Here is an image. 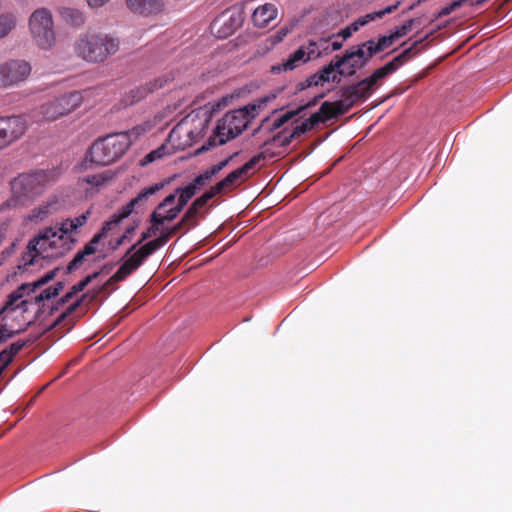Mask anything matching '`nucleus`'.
I'll use <instances>...</instances> for the list:
<instances>
[{
	"instance_id": "603ef678",
	"label": "nucleus",
	"mask_w": 512,
	"mask_h": 512,
	"mask_svg": "<svg viewBox=\"0 0 512 512\" xmlns=\"http://www.w3.org/2000/svg\"><path fill=\"white\" fill-rule=\"evenodd\" d=\"M160 158L162 159L165 155H170L174 152V150H176L175 148H173L167 141L166 143H163L161 146H159L157 149H155Z\"/></svg>"
},
{
	"instance_id": "1a4fd4ad",
	"label": "nucleus",
	"mask_w": 512,
	"mask_h": 512,
	"mask_svg": "<svg viewBox=\"0 0 512 512\" xmlns=\"http://www.w3.org/2000/svg\"><path fill=\"white\" fill-rule=\"evenodd\" d=\"M83 103V95L79 91H71L45 102L40 106V114L46 120L54 121L64 117Z\"/></svg>"
},
{
	"instance_id": "5fc2aeb1",
	"label": "nucleus",
	"mask_w": 512,
	"mask_h": 512,
	"mask_svg": "<svg viewBox=\"0 0 512 512\" xmlns=\"http://www.w3.org/2000/svg\"><path fill=\"white\" fill-rule=\"evenodd\" d=\"M17 332L16 331H9L5 327L0 328V344L4 343L8 339L12 338Z\"/></svg>"
},
{
	"instance_id": "09e8293b",
	"label": "nucleus",
	"mask_w": 512,
	"mask_h": 512,
	"mask_svg": "<svg viewBox=\"0 0 512 512\" xmlns=\"http://www.w3.org/2000/svg\"><path fill=\"white\" fill-rule=\"evenodd\" d=\"M396 40L392 36V34L387 36H380L377 41H375L376 46L379 51L382 52L386 48L390 47Z\"/></svg>"
},
{
	"instance_id": "c9c22d12",
	"label": "nucleus",
	"mask_w": 512,
	"mask_h": 512,
	"mask_svg": "<svg viewBox=\"0 0 512 512\" xmlns=\"http://www.w3.org/2000/svg\"><path fill=\"white\" fill-rule=\"evenodd\" d=\"M92 254L93 249L91 247H84L82 250L78 251L74 258L69 262L67 266V273H71L81 267L86 256H90Z\"/></svg>"
},
{
	"instance_id": "4be33fe9",
	"label": "nucleus",
	"mask_w": 512,
	"mask_h": 512,
	"mask_svg": "<svg viewBox=\"0 0 512 512\" xmlns=\"http://www.w3.org/2000/svg\"><path fill=\"white\" fill-rule=\"evenodd\" d=\"M209 196L210 195L203 193L200 197L195 199L186 210L182 219L179 221L181 226L184 228V233L190 228L198 225V215L200 214V210L208 203L209 200H211Z\"/></svg>"
},
{
	"instance_id": "e2e57ef3",
	"label": "nucleus",
	"mask_w": 512,
	"mask_h": 512,
	"mask_svg": "<svg viewBox=\"0 0 512 512\" xmlns=\"http://www.w3.org/2000/svg\"><path fill=\"white\" fill-rule=\"evenodd\" d=\"M50 287H51V289H56V296H58L59 293L64 288V283L63 282H57L56 284H54L53 286H50Z\"/></svg>"
},
{
	"instance_id": "7c9ffc66",
	"label": "nucleus",
	"mask_w": 512,
	"mask_h": 512,
	"mask_svg": "<svg viewBox=\"0 0 512 512\" xmlns=\"http://www.w3.org/2000/svg\"><path fill=\"white\" fill-rule=\"evenodd\" d=\"M29 341H16L0 352V376L12 362L14 356L27 345Z\"/></svg>"
},
{
	"instance_id": "0e129e2a",
	"label": "nucleus",
	"mask_w": 512,
	"mask_h": 512,
	"mask_svg": "<svg viewBox=\"0 0 512 512\" xmlns=\"http://www.w3.org/2000/svg\"><path fill=\"white\" fill-rule=\"evenodd\" d=\"M14 251V245H12L10 248L8 249H5L3 252H2V255H3V259H6L7 257H9L11 255V253H13Z\"/></svg>"
},
{
	"instance_id": "9b49d317",
	"label": "nucleus",
	"mask_w": 512,
	"mask_h": 512,
	"mask_svg": "<svg viewBox=\"0 0 512 512\" xmlns=\"http://www.w3.org/2000/svg\"><path fill=\"white\" fill-rule=\"evenodd\" d=\"M29 62L11 59L0 63V88H8L25 81L31 73Z\"/></svg>"
},
{
	"instance_id": "2f4dec72",
	"label": "nucleus",
	"mask_w": 512,
	"mask_h": 512,
	"mask_svg": "<svg viewBox=\"0 0 512 512\" xmlns=\"http://www.w3.org/2000/svg\"><path fill=\"white\" fill-rule=\"evenodd\" d=\"M337 56L326 66H324L321 70L318 71L319 76H323L322 82H340L339 71L342 70L341 65H337Z\"/></svg>"
},
{
	"instance_id": "69168bd1",
	"label": "nucleus",
	"mask_w": 512,
	"mask_h": 512,
	"mask_svg": "<svg viewBox=\"0 0 512 512\" xmlns=\"http://www.w3.org/2000/svg\"><path fill=\"white\" fill-rule=\"evenodd\" d=\"M288 33V30L287 29H281L278 33H277V37H278V40L281 41Z\"/></svg>"
},
{
	"instance_id": "a18cd8bd",
	"label": "nucleus",
	"mask_w": 512,
	"mask_h": 512,
	"mask_svg": "<svg viewBox=\"0 0 512 512\" xmlns=\"http://www.w3.org/2000/svg\"><path fill=\"white\" fill-rule=\"evenodd\" d=\"M414 23V19H410L406 21L402 26L397 27L393 32H391L392 36L395 40L405 36L411 29Z\"/></svg>"
},
{
	"instance_id": "c85d7f7f",
	"label": "nucleus",
	"mask_w": 512,
	"mask_h": 512,
	"mask_svg": "<svg viewBox=\"0 0 512 512\" xmlns=\"http://www.w3.org/2000/svg\"><path fill=\"white\" fill-rule=\"evenodd\" d=\"M309 61L305 55L304 46L294 51L281 65L272 66V73H279L282 70L289 71L298 67L301 63Z\"/></svg>"
},
{
	"instance_id": "c756f323",
	"label": "nucleus",
	"mask_w": 512,
	"mask_h": 512,
	"mask_svg": "<svg viewBox=\"0 0 512 512\" xmlns=\"http://www.w3.org/2000/svg\"><path fill=\"white\" fill-rule=\"evenodd\" d=\"M58 13L67 25L80 27L85 23L84 13L75 7L63 6L58 8Z\"/></svg>"
},
{
	"instance_id": "20e7f679",
	"label": "nucleus",
	"mask_w": 512,
	"mask_h": 512,
	"mask_svg": "<svg viewBox=\"0 0 512 512\" xmlns=\"http://www.w3.org/2000/svg\"><path fill=\"white\" fill-rule=\"evenodd\" d=\"M119 47V39L110 34L86 31L75 41L74 52L88 63H102L115 55Z\"/></svg>"
},
{
	"instance_id": "72a5a7b5",
	"label": "nucleus",
	"mask_w": 512,
	"mask_h": 512,
	"mask_svg": "<svg viewBox=\"0 0 512 512\" xmlns=\"http://www.w3.org/2000/svg\"><path fill=\"white\" fill-rule=\"evenodd\" d=\"M54 297H56V289H51L49 286L43 289L38 295L34 296L30 301L38 307L37 314H40L45 311V301Z\"/></svg>"
},
{
	"instance_id": "a211bd4d",
	"label": "nucleus",
	"mask_w": 512,
	"mask_h": 512,
	"mask_svg": "<svg viewBox=\"0 0 512 512\" xmlns=\"http://www.w3.org/2000/svg\"><path fill=\"white\" fill-rule=\"evenodd\" d=\"M164 245L165 243L161 240V238L157 237L151 241L146 242L138 249H135L128 256H124L126 258L125 261L134 271H136L140 266L143 265V263L150 255H152L155 251Z\"/></svg>"
},
{
	"instance_id": "6e6552de",
	"label": "nucleus",
	"mask_w": 512,
	"mask_h": 512,
	"mask_svg": "<svg viewBox=\"0 0 512 512\" xmlns=\"http://www.w3.org/2000/svg\"><path fill=\"white\" fill-rule=\"evenodd\" d=\"M135 271L129 266V264L124 260V262L120 265L118 270L99 288V290L88 291L81 295L76 301L70 304L64 312H62L57 319L55 320L53 326H59L63 324L67 318L73 314L81 305H88L93 302L99 293L105 292L108 290L110 286L118 282L124 281L127 277H129Z\"/></svg>"
},
{
	"instance_id": "412c9836",
	"label": "nucleus",
	"mask_w": 512,
	"mask_h": 512,
	"mask_svg": "<svg viewBox=\"0 0 512 512\" xmlns=\"http://www.w3.org/2000/svg\"><path fill=\"white\" fill-rule=\"evenodd\" d=\"M400 5V2H396L394 5L388 6L385 9H382L380 11L368 13L364 16L359 17L357 20H355L353 23H351L346 28L342 29L337 35L341 36L344 40L348 39L352 36V34L358 29L366 24H368L371 21H374L377 18H382L386 14L392 13L395 11L398 6Z\"/></svg>"
},
{
	"instance_id": "473e14b6",
	"label": "nucleus",
	"mask_w": 512,
	"mask_h": 512,
	"mask_svg": "<svg viewBox=\"0 0 512 512\" xmlns=\"http://www.w3.org/2000/svg\"><path fill=\"white\" fill-rule=\"evenodd\" d=\"M380 53L378 47L376 46L375 40L370 39L361 44L356 45V54L359 58L368 62L372 59V57L376 54Z\"/></svg>"
},
{
	"instance_id": "58836bf2",
	"label": "nucleus",
	"mask_w": 512,
	"mask_h": 512,
	"mask_svg": "<svg viewBox=\"0 0 512 512\" xmlns=\"http://www.w3.org/2000/svg\"><path fill=\"white\" fill-rule=\"evenodd\" d=\"M303 110H304V107H299L296 110H290V111H287L286 113L282 114L280 117H278L277 119L274 120L273 125H272V130L281 128L284 124H286L291 119H293L294 117L299 115L300 112H302Z\"/></svg>"
},
{
	"instance_id": "b1692460",
	"label": "nucleus",
	"mask_w": 512,
	"mask_h": 512,
	"mask_svg": "<svg viewBox=\"0 0 512 512\" xmlns=\"http://www.w3.org/2000/svg\"><path fill=\"white\" fill-rule=\"evenodd\" d=\"M196 193L195 186L190 183L185 187L177 188L173 193L175 197L178 195L177 203L169 214H165L164 219L174 220Z\"/></svg>"
},
{
	"instance_id": "8fccbe9b",
	"label": "nucleus",
	"mask_w": 512,
	"mask_h": 512,
	"mask_svg": "<svg viewBox=\"0 0 512 512\" xmlns=\"http://www.w3.org/2000/svg\"><path fill=\"white\" fill-rule=\"evenodd\" d=\"M89 215H90V211H87V212L82 213L81 215H79V216H77L75 218H70V220L73 222L72 223L73 230L76 231L78 228H80L83 225H85L87 220H88Z\"/></svg>"
},
{
	"instance_id": "393cba45",
	"label": "nucleus",
	"mask_w": 512,
	"mask_h": 512,
	"mask_svg": "<svg viewBox=\"0 0 512 512\" xmlns=\"http://www.w3.org/2000/svg\"><path fill=\"white\" fill-rule=\"evenodd\" d=\"M311 129L312 128L305 120L300 125H297L289 134H286L285 131L275 134L271 139L264 142V146L270 143H276L279 146H288L294 139L299 138L302 134Z\"/></svg>"
},
{
	"instance_id": "338daca9",
	"label": "nucleus",
	"mask_w": 512,
	"mask_h": 512,
	"mask_svg": "<svg viewBox=\"0 0 512 512\" xmlns=\"http://www.w3.org/2000/svg\"><path fill=\"white\" fill-rule=\"evenodd\" d=\"M331 46H332L333 51H337V50L341 49L342 43L335 41V42H332Z\"/></svg>"
},
{
	"instance_id": "7ed1b4c3",
	"label": "nucleus",
	"mask_w": 512,
	"mask_h": 512,
	"mask_svg": "<svg viewBox=\"0 0 512 512\" xmlns=\"http://www.w3.org/2000/svg\"><path fill=\"white\" fill-rule=\"evenodd\" d=\"M60 174V170L55 167L19 174L10 182L11 198L7 202L8 206H22L39 197L47 187L58 181Z\"/></svg>"
},
{
	"instance_id": "423d86ee",
	"label": "nucleus",
	"mask_w": 512,
	"mask_h": 512,
	"mask_svg": "<svg viewBox=\"0 0 512 512\" xmlns=\"http://www.w3.org/2000/svg\"><path fill=\"white\" fill-rule=\"evenodd\" d=\"M274 98L275 95L264 97L259 100L258 104H249L226 113L218 121L214 130V134L219 138V144L223 145L239 136L248 127L250 122L256 118L260 105Z\"/></svg>"
},
{
	"instance_id": "4c0bfd02",
	"label": "nucleus",
	"mask_w": 512,
	"mask_h": 512,
	"mask_svg": "<svg viewBox=\"0 0 512 512\" xmlns=\"http://www.w3.org/2000/svg\"><path fill=\"white\" fill-rule=\"evenodd\" d=\"M111 179H112V175L110 174V172L105 171L100 174L88 175V176L84 177L82 179V181L91 186L99 187Z\"/></svg>"
},
{
	"instance_id": "864d4df0",
	"label": "nucleus",
	"mask_w": 512,
	"mask_h": 512,
	"mask_svg": "<svg viewBox=\"0 0 512 512\" xmlns=\"http://www.w3.org/2000/svg\"><path fill=\"white\" fill-rule=\"evenodd\" d=\"M306 121L311 128L315 127L321 122H325L324 118L320 114V111L312 114L308 119H306Z\"/></svg>"
},
{
	"instance_id": "f3484780",
	"label": "nucleus",
	"mask_w": 512,
	"mask_h": 512,
	"mask_svg": "<svg viewBox=\"0 0 512 512\" xmlns=\"http://www.w3.org/2000/svg\"><path fill=\"white\" fill-rule=\"evenodd\" d=\"M189 133H191L190 116H186L172 128L167 142L177 150H184L193 145V140L189 138Z\"/></svg>"
},
{
	"instance_id": "e433bc0d",
	"label": "nucleus",
	"mask_w": 512,
	"mask_h": 512,
	"mask_svg": "<svg viewBox=\"0 0 512 512\" xmlns=\"http://www.w3.org/2000/svg\"><path fill=\"white\" fill-rule=\"evenodd\" d=\"M206 128V122L195 120L190 117V130L189 138L193 140V145L203 137V131Z\"/></svg>"
},
{
	"instance_id": "37998d69",
	"label": "nucleus",
	"mask_w": 512,
	"mask_h": 512,
	"mask_svg": "<svg viewBox=\"0 0 512 512\" xmlns=\"http://www.w3.org/2000/svg\"><path fill=\"white\" fill-rule=\"evenodd\" d=\"M319 111L325 121L336 117L333 102H329V101L323 102L320 106Z\"/></svg>"
},
{
	"instance_id": "6e6d98bb",
	"label": "nucleus",
	"mask_w": 512,
	"mask_h": 512,
	"mask_svg": "<svg viewBox=\"0 0 512 512\" xmlns=\"http://www.w3.org/2000/svg\"><path fill=\"white\" fill-rule=\"evenodd\" d=\"M216 174V169H214L213 166H211L208 169H206L203 173H201L200 176L205 181V183H208Z\"/></svg>"
},
{
	"instance_id": "de8ad7c7",
	"label": "nucleus",
	"mask_w": 512,
	"mask_h": 512,
	"mask_svg": "<svg viewBox=\"0 0 512 512\" xmlns=\"http://www.w3.org/2000/svg\"><path fill=\"white\" fill-rule=\"evenodd\" d=\"M137 226H138V223H135L134 225L129 226L125 230L124 234L120 238H118V240L116 241L115 248H118L119 246L123 245L125 242H130L132 239V235L134 234Z\"/></svg>"
},
{
	"instance_id": "13d9d810",
	"label": "nucleus",
	"mask_w": 512,
	"mask_h": 512,
	"mask_svg": "<svg viewBox=\"0 0 512 512\" xmlns=\"http://www.w3.org/2000/svg\"><path fill=\"white\" fill-rule=\"evenodd\" d=\"M231 159H232V156H229V157L223 159L222 161H220L219 163L212 165L213 168L216 169L217 174L229 164Z\"/></svg>"
},
{
	"instance_id": "3c124183",
	"label": "nucleus",
	"mask_w": 512,
	"mask_h": 512,
	"mask_svg": "<svg viewBox=\"0 0 512 512\" xmlns=\"http://www.w3.org/2000/svg\"><path fill=\"white\" fill-rule=\"evenodd\" d=\"M160 156L158 154V152L156 150H152L151 152H149L147 155L144 156V158H142L140 160V165L141 166H146L156 160H160Z\"/></svg>"
},
{
	"instance_id": "0eeeda50",
	"label": "nucleus",
	"mask_w": 512,
	"mask_h": 512,
	"mask_svg": "<svg viewBox=\"0 0 512 512\" xmlns=\"http://www.w3.org/2000/svg\"><path fill=\"white\" fill-rule=\"evenodd\" d=\"M29 30L36 45L49 50L56 43L52 13L47 8L36 9L29 18Z\"/></svg>"
},
{
	"instance_id": "49530a36",
	"label": "nucleus",
	"mask_w": 512,
	"mask_h": 512,
	"mask_svg": "<svg viewBox=\"0 0 512 512\" xmlns=\"http://www.w3.org/2000/svg\"><path fill=\"white\" fill-rule=\"evenodd\" d=\"M303 46L305 49V55L308 60H310L312 58H317L320 56L321 53L319 51L317 42L309 41V43L306 46L305 45H303Z\"/></svg>"
},
{
	"instance_id": "ddd939ff",
	"label": "nucleus",
	"mask_w": 512,
	"mask_h": 512,
	"mask_svg": "<svg viewBox=\"0 0 512 512\" xmlns=\"http://www.w3.org/2000/svg\"><path fill=\"white\" fill-rule=\"evenodd\" d=\"M242 22L240 11L227 10L213 20L210 29L216 37L227 38L242 25Z\"/></svg>"
},
{
	"instance_id": "a19ab883",
	"label": "nucleus",
	"mask_w": 512,
	"mask_h": 512,
	"mask_svg": "<svg viewBox=\"0 0 512 512\" xmlns=\"http://www.w3.org/2000/svg\"><path fill=\"white\" fill-rule=\"evenodd\" d=\"M322 76H319L318 72L309 76L305 81H302L297 84V90L303 91L308 87L312 86H318L319 84H322Z\"/></svg>"
},
{
	"instance_id": "2eb2a0df",
	"label": "nucleus",
	"mask_w": 512,
	"mask_h": 512,
	"mask_svg": "<svg viewBox=\"0 0 512 512\" xmlns=\"http://www.w3.org/2000/svg\"><path fill=\"white\" fill-rule=\"evenodd\" d=\"M174 202V194H170L164 198V200L157 206L156 210L151 214V226L146 231L141 233L139 240L126 251L125 256H128L131 252H133L143 241L151 238L152 236H155L159 232V226L163 225L166 221H170L169 219H164L165 214H162L161 211Z\"/></svg>"
},
{
	"instance_id": "6ab92c4d",
	"label": "nucleus",
	"mask_w": 512,
	"mask_h": 512,
	"mask_svg": "<svg viewBox=\"0 0 512 512\" xmlns=\"http://www.w3.org/2000/svg\"><path fill=\"white\" fill-rule=\"evenodd\" d=\"M171 80H173V77L165 76L163 78H157L154 81L135 87L126 93L124 102L126 105H134L135 103L146 98L150 93L162 88L167 82Z\"/></svg>"
},
{
	"instance_id": "ea45409f",
	"label": "nucleus",
	"mask_w": 512,
	"mask_h": 512,
	"mask_svg": "<svg viewBox=\"0 0 512 512\" xmlns=\"http://www.w3.org/2000/svg\"><path fill=\"white\" fill-rule=\"evenodd\" d=\"M179 232H183L184 233V228L178 222L173 227L163 228L161 230V233H160L159 237L166 244L174 235H176Z\"/></svg>"
},
{
	"instance_id": "f8f14e48",
	"label": "nucleus",
	"mask_w": 512,
	"mask_h": 512,
	"mask_svg": "<svg viewBox=\"0 0 512 512\" xmlns=\"http://www.w3.org/2000/svg\"><path fill=\"white\" fill-rule=\"evenodd\" d=\"M267 157L268 154L266 151L258 153L244 165L232 171L224 179L212 186L208 191L205 192V194L210 195L209 198L212 199L217 194L223 193L227 190H232L236 186V183L239 179L245 177L251 169H253L261 160H264Z\"/></svg>"
},
{
	"instance_id": "39448f33",
	"label": "nucleus",
	"mask_w": 512,
	"mask_h": 512,
	"mask_svg": "<svg viewBox=\"0 0 512 512\" xmlns=\"http://www.w3.org/2000/svg\"><path fill=\"white\" fill-rule=\"evenodd\" d=\"M133 131L111 134L97 139L88 150L85 163L107 166L121 158L132 144Z\"/></svg>"
},
{
	"instance_id": "f03ea898",
	"label": "nucleus",
	"mask_w": 512,
	"mask_h": 512,
	"mask_svg": "<svg viewBox=\"0 0 512 512\" xmlns=\"http://www.w3.org/2000/svg\"><path fill=\"white\" fill-rule=\"evenodd\" d=\"M72 221L67 218L62 221L59 229L45 228L37 237L29 242L31 253L29 264H33L37 257L59 258L73 249L76 239L71 236L74 232Z\"/></svg>"
},
{
	"instance_id": "c03bdc74",
	"label": "nucleus",
	"mask_w": 512,
	"mask_h": 512,
	"mask_svg": "<svg viewBox=\"0 0 512 512\" xmlns=\"http://www.w3.org/2000/svg\"><path fill=\"white\" fill-rule=\"evenodd\" d=\"M113 228H106V222L104 223L102 229L99 233L95 234L92 239L84 246V247H91L93 249V254L96 252V245L100 242V240L106 236L108 231L112 230Z\"/></svg>"
},
{
	"instance_id": "a878e982",
	"label": "nucleus",
	"mask_w": 512,
	"mask_h": 512,
	"mask_svg": "<svg viewBox=\"0 0 512 512\" xmlns=\"http://www.w3.org/2000/svg\"><path fill=\"white\" fill-rule=\"evenodd\" d=\"M277 16V8L274 4L266 3L256 8L252 14V21L255 26L264 28Z\"/></svg>"
},
{
	"instance_id": "dca6fc26",
	"label": "nucleus",
	"mask_w": 512,
	"mask_h": 512,
	"mask_svg": "<svg viewBox=\"0 0 512 512\" xmlns=\"http://www.w3.org/2000/svg\"><path fill=\"white\" fill-rule=\"evenodd\" d=\"M159 185H153L148 188L143 189L137 197L133 198L126 205L121 207L116 213H114L108 221H106V228H115L118 224L129 217L133 212L135 206L140 203V201L146 199L148 196L155 194L159 190Z\"/></svg>"
},
{
	"instance_id": "f257e3e1",
	"label": "nucleus",
	"mask_w": 512,
	"mask_h": 512,
	"mask_svg": "<svg viewBox=\"0 0 512 512\" xmlns=\"http://www.w3.org/2000/svg\"><path fill=\"white\" fill-rule=\"evenodd\" d=\"M423 40L424 39L415 41L411 47L405 49L384 66L376 69L370 76L358 81L357 83L343 86L340 89L342 99L333 102L335 116L344 115L355 104L365 102L380 86L381 80L394 73L415 54L414 50L423 42Z\"/></svg>"
},
{
	"instance_id": "cd10ccee",
	"label": "nucleus",
	"mask_w": 512,
	"mask_h": 512,
	"mask_svg": "<svg viewBox=\"0 0 512 512\" xmlns=\"http://www.w3.org/2000/svg\"><path fill=\"white\" fill-rule=\"evenodd\" d=\"M101 272H102V270L96 271V272L86 276L84 279L79 281L77 284L73 285L71 287L70 291L67 292L62 298H60L57 301L56 306L51 308V313H53V311H55V310H58L59 306L69 302L74 297V295H76L79 292H82L94 279H96L101 274Z\"/></svg>"
},
{
	"instance_id": "680f3d73",
	"label": "nucleus",
	"mask_w": 512,
	"mask_h": 512,
	"mask_svg": "<svg viewBox=\"0 0 512 512\" xmlns=\"http://www.w3.org/2000/svg\"><path fill=\"white\" fill-rule=\"evenodd\" d=\"M322 97H323V94H321V95H319V96H315L313 100H311V101H310V102H308L307 104L303 105L302 107H304V110H305L306 108L312 107V106H314V105L317 103V101H318L320 98H322Z\"/></svg>"
},
{
	"instance_id": "4d7b16f0",
	"label": "nucleus",
	"mask_w": 512,
	"mask_h": 512,
	"mask_svg": "<svg viewBox=\"0 0 512 512\" xmlns=\"http://www.w3.org/2000/svg\"><path fill=\"white\" fill-rule=\"evenodd\" d=\"M216 174V169H214L213 166H211L208 169H206L203 173H201L200 176L205 181V183H208Z\"/></svg>"
},
{
	"instance_id": "052dcab7",
	"label": "nucleus",
	"mask_w": 512,
	"mask_h": 512,
	"mask_svg": "<svg viewBox=\"0 0 512 512\" xmlns=\"http://www.w3.org/2000/svg\"><path fill=\"white\" fill-rule=\"evenodd\" d=\"M195 186V189L198 191L201 187H204L207 183L201 178L200 175L196 176L195 179L190 183Z\"/></svg>"
},
{
	"instance_id": "5701e85b",
	"label": "nucleus",
	"mask_w": 512,
	"mask_h": 512,
	"mask_svg": "<svg viewBox=\"0 0 512 512\" xmlns=\"http://www.w3.org/2000/svg\"><path fill=\"white\" fill-rule=\"evenodd\" d=\"M128 8L136 14L143 16L156 15L162 12V0H126Z\"/></svg>"
},
{
	"instance_id": "f704fd0d",
	"label": "nucleus",
	"mask_w": 512,
	"mask_h": 512,
	"mask_svg": "<svg viewBox=\"0 0 512 512\" xmlns=\"http://www.w3.org/2000/svg\"><path fill=\"white\" fill-rule=\"evenodd\" d=\"M17 19L13 13L0 14V39L6 37L16 26Z\"/></svg>"
},
{
	"instance_id": "774afa93",
	"label": "nucleus",
	"mask_w": 512,
	"mask_h": 512,
	"mask_svg": "<svg viewBox=\"0 0 512 512\" xmlns=\"http://www.w3.org/2000/svg\"><path fill=\"white\" fill-rule=\"evenodd\" d=\"M175 205H176V204H175V202H174L173 204H171V205H169V206L165 207V208L161 211V212H162V214H169V213H170V211L174 208V206H175Z\"/></svg>"
},
{
	"instance_id": "79ce46f5",
	"label": "nucleus",
	"mask_w": 512,
	"mask_h": 512,
	"mask_svg": "<svg viewBox=\"0 0 512 512\" xmlns=\"http://www.w3.org/2000/svg\"><path fill=\"white\" fill-rule=\"evenodd\" d=\"M466 2V0H455L453 2H451L449 5L443 7L438 13L437 15L435 16V20L439 19V18H442V17H445V16H448L449 14H451L453 11H455L456 9L460 8L461 6H463V4Z\"/></svg>"
},
{
	"instance_id": "bb28decb",
	"label": "nucleus",
	"mask_w": 512,
	"mask_h": 512,
	"mask_svg": "<svg viewBox=\"0 0 512 512\" xmlns=\"http://www.w3.org/2000/svg\"><path fill=\"white\" fill-rule=\"evenodd\" d=\"M60 208V202L57 198H52L43 202L39 206L31 210L27 219L30 221H42L49 215L55 213Z\"/></svg>"
},
{
	"instance_id": "aec40b11",
	"label": "nucleus",
	"mask_w": 512,
	"mask_h": 512,
	"mask_svg": "<svg viewBox=\"0 0 512 512\" xmlns=\"http://www.w3.org/2000/svg\"><path fill=\"white\" fill-rule=\"evenodd\" d=\"M356 54V46L345 50L342 56H337V65H341L342 70L339 71L340 76H354L358 69L367 65L364 59L359 58Z\"/></svg>"
},
{
	"instance_id": "4468645a",
	"label": "nucleus",
	"mask_w": 512,
	"mask_h": 512,
	"mask_svg": "<svg viewBox=\"0 0 512 512\" xmlns=\"http://www.w3.org/2000/svg\"><path fill=\"white\" fill-rule=\"evenodd\" d=\"M27 122L21 116H8L0 118V137L4 148L20 139L27 130Z\"/></svg>"
},
{
	"instance_id": "bf43d9fd",
	"label": "nucleus",
	"mask_w": 512,
	"mask_h": 512,
	"mask_svg": "<svg viewBox=\"0 0 512 512\" xmlns=\"http://www.w3.org/2000/svg\"><path fill=\"white\" fill-rule=\"evenodd\" d=\"M109 0H87V4L91 8H99L105 5Z\"/></svg>"
},
{
	"instance_id": "9d476101",
	"label": "nucleus",
	"mask_w": 512,
	"mask_h": 512,
	"mask_svg": "<svg viewBox=\"0 0 512 512\" xmlns=\"http://www.w3.org/2000/svg\"><path fill=\"white\" fill-rule=\"evenodd\" d=\"M58 268L47 272L45 275L41 276L39 279L32 283H24L19 286L15 291H13L3 307V310H15L16 308H23L24 311H27V306L32 304V301L29 299H23L25 296H30L35 293L37 289L42 288L48 282L54 279Z\"/></svg>"
}]
</instances>
